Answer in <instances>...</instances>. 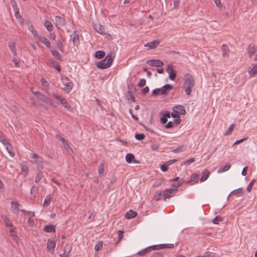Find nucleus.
Returning a JSON list of instances; mask_svg holds the SVG:
<instances>
[{
    "label": "nucleus",
    "instance_id": "13",
    "mask_svg": "<svg viewBox=\"0 0 257 257\" xmlns=\"http://www.w3.org/2000/svg\"><path fill=\"white\" fill-rule=\"evenodd\" d=\"M55 22L58 27H63L65 25V19L60 16L55 17Z\"/></svg>",
    "mask_w": 257,
    "mask_h": 257
},
{
    "label": "nucleus",
    "instance_id": "56",
    "mask_svg": "<svg viewBox=\"0 0 257 257\" xmlns=\"http://www.w3.org/2000/svg\"><path fill=\"white\" fill-rule=\"evenodd\" d=\"M174 122L173 121H170L167 123V124H166L165 125V127L166 128L168 129V128H172L174 126Z\"/></svg>",
    "mask_w": 257,
    "mask_h": 257
},
{
    "label": "nucleus",
    "instance_id": "30",
    "mask_svg": "<svg viewBox=\"0 0 257 257\" xmlns=\"http://www.w3.org/2000/svg\"><path fill=\"white\" fill-rule=\"evenodd\" d=\"M252 68L250 71H249V73L250 75H253L257 74V64H252L251 65Z\"/></svg>",
    "mask_w": 257,
    "mask_h": 257
},
{
    "label": "nucleus",
    "instance_id": "24",
    "mask_svg": "<svg viewBox=\"0 0 257 257\" xmlns=\"http://www.w3.org/2000/svg\"><path fill=\"white\" fill-rule=\"evenodd\" d=\"M45 26L49 32H51L53 30V26L51 22L49 21L45 20Z\"/></svg>",
    "mask_w": 257,
    "mask_h": 257
},
{
    "label": "nucleus",
    "instance_id": "33",
    "mask_svg": "<svg viewBox=\"0 0 257 257\" xmlns=\"http://www.w3.org/2000/svg\"><path fill=\"white\" fill-rule=\"evenodd\" d=\"M28 29L35 37H37L38 38V36H39L38 35V33L37 31L35 30L34 27L32 25L29 26L28 27Z\"/></svg>",
    "mask_w": 257,
    "mask_h": 257
},
{
    "label": "nucleus",
    "instance_id": "62",
    "mask_svg": "<svg viewBox=\"0 0 257 257\" xmlns=\"http://www.w3.org/2000/svg\"><path fill=\"white\" fill-rule=\"evenodd\" d=\"M161 93V89L160 88H156L153 90L152 92V95H157L159 94V93Z\"/></svg>",
    "mask_w": 257,
    "mask_h": 257
},
{
    "label": "nucleus",
    "instance_id": "28",
    "mask_svg": "<svg viewBox=\"0 0 257 257\" xmlns=\"http://www.w3.org/2000/svg\"><path fill=\"white\" fill-rule=\"evenodd\" d=\"M105 52L103 51H97L95 53V57L98 59H102L105 56Z\"/></svg>",
    "mask_w": 257,
    "mask_h": 257
},
{
    "label": "nucleus",
    "instance_id": "55",
    "mask_svg": "<svg viewBox=\"0 0 257 257\" xmlns=\"http://www.w3.org/2000/svg\"><path fill=\"white\" fill-rule=\"evenodd\" d=\"M156 246H153V245L151 246L147 247L146 248L144 249V250L145 252H146L147 253L148 252L151 251L152 250H155L157 248Z\"/></svg>",
    "mask_w": 257,
    "mask_h": 257
},
{
    "label": "nucleus",
    "instance_id": "5",
    "mask_svg": "<svg viewBox=\"0 0 257 257\" xmlns=\"http://www.w3.org/2000/svg\"><path fill=\"white\" fill-rule=\"evenodd\" d=\"M166 71L169 74V78L172 80H174L176 77V72L174 69L173 65H168L166 68Z\"/></svg>",
    "mask_w": 257,
    "mask_h": 257
},
{
    "label": "nucleus",
    "instance_id": "9",
    "mask_svg": "<svg viewBox=\"0 0 257 257\" xmlns=\"http://www.w3.org/2000/svg\"><path fill=\"white\" fill-rule=\"evenodd\" d=\"M173 88V86L171 84H165L161 88H160L161 94L162 95H167L168 91L172 89Z\"/></svg>",
    "mask_w": 257,
    "mask_h": 257
},
{
    "label": "nucleus",
    "instance_id": "60",
    "mask_svg": "<svg viewBox=\"0 0 257 257\" xmlns=\"http://www.w3.org/2000/svg\"><path fill=\"white\" fill-rule=\"evenodd\" d=\"M160 113L165 116L167 118H170L171 116V114H170V112L168 111H166L165 113H163V111H161Z\"/></svg>",
    "mask_w": 257,
    "mask_h": 257
},
{
    "label": "nucleus",
    "instance_id": "34",
    "mask_svg": "<svg viewBox=\"0 0 257 257\" xmlns=\"http://www.w3.org/2000/svg\"><path fill=\"white\" fill-rule=\"evenodd\" d=\"M185 146L184 145H180L178 146L177 148H175L173 150V152L175 153H177L183 151L185 150Z\"/></svg>",
    "mask_w": 257,
    "mask_h": 257
},
{
    "label": "nucleus",
    "instance_id": "16",
    "mask_svg": "<svg viewBox=\"0 0 257 257\" xmlns=\"http://www.w3.org/2000/svg\"><path fill=\"white\" fill-rule=\"evenodd\" d=\"M38 38H39L40 41L44 45H45L46 47L48 48L51 47V43L46 37L38 36Z\"/></svg>",
    "mask_w": 257,
    "mask_h": 257
},
{
    "label": "nucleus",
    "instance_id": "19",
    "mask_svg": "<svg viewBox=\"0 0 257 257\" xmlns=\"http://www.w3.org/2000/svg\"><path fill=\"white\" fill-rule=\"evenodd\" d=\"M137 215V213L134 211L133 210H130L129 211L127 212L125 215V217L127 219H132L136 217Z\"/></svg>",
    "mask_w": 257,
    "mask_h": 257
},
{
    "label": "nucleus",
    "instance_id": "52",
    "mask_svg": "<svg viewBox=\"0 0 257 257\" xmlns=\"http://www.w3.org/2000/svg\"><path fill=\"white\" fill-rule=\"evenodd\" d=\"M12 207L17 210H19L20 204L17 202L12 201L11 203Z\"/></svg>",
    "mask_w": 257,
    "mask_h": 257
},
{
    "label": "nucleus",
    "instance_id": "48",
    "mask_svg": "<svg viewBox=\"0 0 257 257\" xmlns=\"http://www.w3.org/2000/svg\"><path fill=\"white\" fill-rule=\"evenodd\" d=\"M57 45L59 50L63 52L64 51V46L63 43L60 41L58 40L57 42Z\"/></svg>",
    "mask_w": 257,
    "mask_h": 257
},
{
    "label": "nucleus",
    "instance_id": "42",
    "mask_svg": "<svg viewBox=\"0 0 257 257\" xmlns=\"http://www.w3.org/2000/svg\"><path fill=\"white\" fill-rule=\"evenodd\" d=\"M168 165L169 164H167V162L164 163L160 167L161 170L164 172H166L168 170Z\"/></svg>",
    "mask_w": 257,
    "mask_h": 257
},
{
    "label": "nucleus",
    "instance_id": "8",
    "mask_svg": "<svg viewBox=\"0 0 257 257\" xmlns=\"http://www.w3.org/2000/svg\"><path fill=\"white\" fill-rule=\"evenodd\" d=\"M178 189H167L164 191V197L165 200L166 198H170L173 196V193L178 191Z\"/></svg>",
    "mask_w": 257,
    "mask_h": 257
},
{
    "label": "nucleus",
    "instance_id": "15",
    "mask_svg": "<svg viewBox=\"0 0 257 257\" xmlns=\"http://www.w3.org/2000/svg\"><path fill=\"white\" fill-rule=\"evenodd\" d=\"M79 35L77 32H74V34L70 35V38L72 40L73 45H77L79 43Z\"/></svg>",
    "mask_w": 257,
    "mask_h": 257
},
{
    "label": "nucleus",
    "instance_id": "23",
    "mask_svg": "<svg viewBox=\"0 0 257 257\" xmlns=\"http://www.w3.org/2000/svg\"><path fill=\"white\" fill-rule=\"evenodd\" d=\"M2 218L5 222L6 225L7 227H13V224L12 223L10 219L7 216L3 215L2 216Z\"/></svg>",
    "mask_w": 257,
    "mask_h": 257
},
{
    "label": "nucleus",
    "instance_id": "47",
    "mask_svg": "<svg viewBox=\"0 0 257 257\" xmlns=\"http://www.w3.org/2000/svg\"><path fill=\"white\" fill-rule=\"evenodd\" d=\"M6 149L12 157H14L15 156V154L12 152V149L11 145L10 146L8 145L6 146Z\"/></svg>",
    "mask_w": 257,
    "mask_h": 257
},
{
    "label": "nucleus",
    "instance_id": "18",
    "mask_svg": "<svg viewBox=\"0 0 257 257\" xmlns=\"http://www.w3.org/2000/svg\"><path fill=\"white\" fill-rule=\"evenodd\" d=\"M180 107V105H175L173 107V110L174 112L171 113V116L172 117L176 118L177 117H180V114H179V112L177 111L178 109Z\"/></svg>",
    "mask_w": 257,
    "mask_h": 257
},
{
    "label": "nucleus",
    "instance_id": "17",
    "mask_svg": "<svg viewBox=\"0 0 257 257\" xmlns=\"http://www.w3.org/2000/svg\"><path fill=\"white\" fill-rule=\"evenodd\" d=\"M9 47L15 56L17 55V50L16 48V43L14 41H11L9 44Z\"/></svg>",
    "mask_w": 257,
    "mask_h": 257
},
{
    "label": "nucleus",
    "instance_id": "39",
    "mask_svg": "<svg viewBox=\"0 0 257 257\" xmlns=\"http://www.w3.org/2000/svg\"><path fill=\"white\" fill-rule=\"evenodd\" d=\"M135 138L139 141H142L145 138V135L144 134H136Z\"/></svg>",
    "mask_w": 257,
    "mask_h": 257
},
{
    "label": "nucleus",
    "instance_id": "49",
    "mask_svg": "<svg viewBox=\"0 0 257 257\" xmlns=\"http://www.w3.org/2000/svg\"><path fill=\"white\" fill-rule=\"evenodd\" d=\"M255 182V180L254 179H253V180H251V181L250 182V183L248 185V186L247 187V191L248 192H250L251 191V190L252 189V186L254 184Z\"/></svg>",
    "mask_w": 257,
    "mask_h": 257
},
{
    "label": "nucleus",
    "instance_id": "44",
    "mask_svg": "<svg viewBox=\"0 0 257 257\" xmlns=\"http://www.w3.org/2000/svg\"><path fill=\"white\" fill-rule=\"evenodd\" d=\"M180 107L178 109V112H179V114H185L186 113V111L183 106L180 105Z\"/></svg>",
    "mask_w": 257,
    "mask_h": 257
},
{
    "label": "nucleus",
    "instance_id": "50",
    "mask_svg": "<svg viewBox=\"0 0 257 257\" xmlns=\"http://www.w3.org/2000/svg\"><path fill=\"white\" fill-rule=\"evenodd\" d=\"M223 220V218L219 216H216L213 220V223L214 224H218L219 221Z\"/></svg>",
    "mask_w": 257,
    "mask_h": 257
},
{
    "label": "nucleus",
    "instance_id": "10",
    "mask_svg": "<svg viewBox=\"0 0 257 257\" xmlns=\"http://www.w3.org/2000/svg\"><path fill=\"white\" fill-rule=\"evenodd\" d=\"M257 50V47L255 44H250L247 47V53L249 57H251L254 54Z\"/></svg>",
    "mask_w": 257,
    "mask_h": 257
},
{
    "label": "nucleus",
    "instance_id": "51",
    "mask_svg": "<svg viewBox=\"0 0 257 257\" xmlns=\"http://www.w3.org/2000/svg\"><path fill=\"white\" fill-rule=\"evenodd\" d=\"M123 231H122V230H119L118 231H117V233H118V241H117L116 243H118V242H119L123 238Z\"/></svg>",
    "mask_w": 257,
    "mask_h": 257
},
{
    "label": "nucleus",
    "instance_id": "63",
    "mask_svg": "<svg viewBox=\"0 0 257 257\" xmlns=\"http://www.w3.org/2000/svg\"><path fill=\"white\" fill-rule=\"evenodd\" d=\"M179 4H180V2L179 0L174 1V4H173L174 8L178 9L179 7Z\"/></svg>",
    "mask_w": 257,
    "mask_h": 257
},
{
    "label": "nucleus",
    "instance_id": "29",
    "mask_svg": "<svg viewBox=\"0 0 257 257\" xmlns=\"http://www.w3.org/2000/svg\"><path fill=\"white\" fill-rule=\"evenodd\" d=\"M52 199V196L51 195L46 196V198L43 203L44 206H48L50 204Z\"/></svg>",
    "mask_w": 257,
    "mask_h": 257
},
{
    "label": "nucleus",
    "instance_id": "32",
    "mask_svg": "<svg viewBox=\"0 0 257 257\" xmlns=\"http://www.w3.org/2000/svg\"><path fill=\"white\" fill-rule=\"evenodd\" d=\"M39 188L35 186H33L31 189V195L33 197H35L37 193H38Z\"/></svg>",
    "mask_w": 257,
    "mask_h": 257
},
{
    "label": "nucleus",
    "instance_id": "20",
    "mask_svg": "<svg viewBox=\"0 0 257 257\" xmlns=\"http://www.w3.org/2000/svg\"><path fill=\"white\" fill-rule=\"evenodd\" d=\"M93 27L95 30L100 33L102 34L104 31V28L103 26L100 25L99 24H95L93 25Z\"/></svg>",
    "mask_w": 257,
    "mask_h": 257
},
{
    "label": "nucleus",
    "instance_id": "58",
    "mask_svg": "<svg viewBox=\"0 0 257 257\" xmlns=\"http://www.w3.org/2000/svg\"><path fill=\"white\" fill-rule=\"evenodd\" d=\"M195 161V158H191L190 159H188L187 160H186L184 164L186 165H189L191 163H192Z\"/></svg>",
    "mask_w": 257,
    "mask_h": 257
},
{
    "label": "nucleus",
    "instance_id": "25",
    "mask_svg": "<svg viewBox=\"0 0 257 257\" xmlns=\"http://www.w3.org/2000/svg\"><path fill=\"white\" fill-rule=\"evenodd\" d=\"M243 193V190L241 188L234 190L231 192V194H232L233 195H236L238 196L242 195Z\"/></svg>",
    "mask_w": 257,
    "mask_h": 257
},
{
    "label": "nucleus",
    "instance_id": "12",
    "mask_svg": "<svg viewBox=\"0 0 257 257\" xmlns=\"http://www.w3.org/2000/svg\"><path fill=\"white\" fill-rule=\"evenodd\" d=\"M125 160L128 163L132 162L134 163H139L140 162L137 161L135 158V156L132 153L127 154L125 156Z\"/></svg>",
    "mask_w": 257,
    "mask_h": 257
},
{
    "label": "nucleus",
    "instance_id": "41",
    "mask_svg": "<svg viewBox=\"0 0 257 257\" xmlns=\"http://www.w3.org/2000/svg\"><path fill=\"white\" fill-rule=\"evenodd\" d=\"M234 127H235V124H232L231 125H230L229 126L227 131L225 133V136H228V135H230L231 133V132H232V131H233V130Z\"/></svg>",
    "mask_w": 257,
    "mask_h": 257
},
{
    "label": "nucleus",
    "instance_id": "53",
    "mask_svg": "<svg viewBox=\"0 0 257 257\" xmlns=\"http://www.w3.org/2000/svg\"><path fill=\"white\" fill-rule=\"evenodd\" d=\"M146 80L145 79L143 78L140 80L138 85L140 87H143L146 85Z\"/></svg>",
    "mask_w": 257,
    "mask_h": 257
},
{
    "label": "nucleus",
    "instance_id": "46",
    "mask_svg": "<svg viewBox=\"0 0 257 257\" xmlns=\"http://www.w3.org/2000/svg\"><path fill=\"white\" fill-rule=\"evenodd\" d=\"M10 232L11 233V235L14 236V239L15 237H17V236L16 234V228L15 227L13 226L12 227H11V229L10 230Z\"/></svg>",
    "mask_w": 257,
    "mask_h": 257
},
{
    "label": "nucleus",
    "instance_id": "6",
    "mask_svg": "<svg viewBox=\"0 0 257 257\" xmlns=\"http://www.w3.org/2000/svg\"><path fill=\"white\" fill-rule=\"evenodd\" d=\"M146 63L151 66L156 67H161L164 65L163 62L160 60H149Z\"/></svg>",
    "mask_w": 257,
    "mask_h": 257
},
{
    "label": "nucleus",
    "instance_id": "14",
    "mask_svg": "<svg viewBox=\"0 0 257 257\" xmlns=\"http://www.w3.org/2000/svg\"><path fill=\"white\" fill-rule=\"evenodd\" d=\"M160 43V42L159 40H154L150 42L147 43L144 45V46L148 47L152 49H154L157 47Z\"/></svg>",
    "mask_w": 257,
    "mask_h": 257
},
{
    "label": "nucleus",
    "instance_id": "22",
    "mask_svg": "<svg viewBox=\"0 0 257 257\" xmlns=\"http://www.w3.org/2000/svg\"><path fill=\"white\" fill-rule=\"evenodd\" d=\"M209 175H210L209 171L207 169H205L203 173V175L200 178V181L201 182L205 181L208 178Z\"/></svg>",
    "mask_w": 257,
    "mask_h": 257
},
{
    "label": "nucleus",
    "instance_id": "2",
    "mask_svg": "<svg viewBox=\"0 0 257 257\" xmlns=\"http://www.w3.org/2000/svg\"><path fill=\"white\" fill-rule=\"evenodd\" d=\"M113 57H112L111 53H109L105 58L99 62H97L96 66L98 68L104 69L109 68L112 64Z\"/></svg>",
    "mask_w": 257,
    "mask_h": 257
},
{
    "label": "nucleus",
    "instance_id": "37",
    "mask_svg": "<svg viewBox=\"0 0 257 257\" xmlns=\"http://www.w3.org/2000/svg\"><path fill=\"white\" fill-rule=\"evenodd\" d=\"M98 171L100 174L104 175L105 169L103 164H100L99 165L98 167Z\"/></svg>",
    "mask_w": 257,
    "mask_h": 257
},
{
    "label": "nucleus",
    "instance_id": "38",
    "mask_svg": "<svg viewBox=\"0 0 257 257\" xmlns=\"http://www.w3.org/2000/svg\"><path fill=\"white\" fill-rule=\"evenodd\" d=\"M130 98L131 99L132 101H136L135 97L133 95V93L131 91H128L127 92L126 98L127 99L129 100Z\"/></svg>",
    "mask_w": 257,
    "mask_h": 257
},
{
    "label": "nucleus",
    "instance_id": "43",
    "mask_svg": "<svg viewBox=\"0 0 257 257\" xmlns=\"http://www.w3.org/2000/svg\"><path fill=\"white\" fill-rule=\"evenodd\" d=\"M190 179L192 181L197 182L199 179V175L196 173H193L190 176Z\"/></svg>",
    "mask_w": 257,
    "mask_h": 257
},
{
    "label": "nucleus",
    "instance_id": "26",
    "mask_svg": "<svg viewBox=\"0 0 257 257\" xmlns=\"http://www.w3.org/2000/svg\"><path fill=\"white\" fill-rule=\"evenodd\" d=\"M231 167V165L230 164L227 163L224 166L221 167L219 168L218 170V173H222L225 171H227Z\"/></svg>",
    "mask_w": 257,
    "mask_h": 257
},
{
    "label": "nucleus",
    "instance_id": "61",
    "mask_svg": "<svg viewBox=\"0 0 257 257\" xmlns=\"http://www.w3.org/2000/svg\"><path fill=\"white\" fill-rule=\"evenodd\" d=\"M41 82L43 87H48L49 86V82L47 81L45 79L41 78Z\"/></svg>",
    "mask_w": 257,
    "mask_h": 257
},
{
    "label": "nucleus",
    "instance_id": "21",
    "mask_svg": "<svg viewBox=\"0 0 257 257\" xmlns=\"http://www.w3.org/2000/svg\"><path fill=\"white\" fill-rule=\"evenodd\" d=\"M43 230L47 232H55L56 230L55 226L53 225H48L45 226Z\"/></svg>",
    "mask_w": 257,
    "mask_h": 257
},
{
    "label": "nucleus",
    "instance_id": "3",
    "mask_svg": "<svg viewBox=\"0 0 257 257\" xmlns=\"http://www.w3.org/2000/svg\"><path fill=\"white\" fill-rule=\"evenodd\" d=\"M61 80L62 82L65 86L63 89L66 91V93H69L72 90L73 83L71 82V81L68 78V77L62 76H61Z\"/></svg>",
    "mask_w": 257,
    "mask_h": 257
},
{
    "label": "nucleus",
    "instance_id": "36",
    "mask_svg": "<svg viewBox=\"0 0 257 257\" xmlns=\"http://www.w3.org/2000/svg\"><path fill=\"white\" fill-rule=\"evenodd\" d=\"M52 95L58 101H59L61 103V104H62V102H63L65 99V98H63L61 95H59L55 94V93H53Z\"/></svg>",
    "mask_w": 257,
    "mask_h": 257
},
{
    "label": "nucleus",
    "instance_id": "59",
    "mask_svg": "<svg viewBox=\"0 0 257 257\" xmlns=\"http://www.w3.org/2000/svg\"><path fill=\"white\" fill-rule=\"evenodd\" d=\"M168 120V118H167L165 116L162 115V116L160 118V122L162 124H165Z\"/></svg>",
    "mask_w": 257,
    "mask_h": 257
},
{
    "label": "nucleus",
    "instance_id": "54",
    "mask_svg": "<svg viewBox=\"0 0 257 257\" xmlns=\"http://www.w3.org/2000/svg\"><path fill=\"white\" fill-rule=\"evenodd\" d=\"M13 61L14 62V64L16 67H20V60L19 59H17L15 57L13 58Z\"/></svg>",
    "mask_w": 257,
    "mask_h": 257
},
{
    "label": "nucleus",
    "instance_id": "27",
    "mask_svg": "<svg viewBox=\"0 0 257 257\" xmlns=\"http://www.w3.org/2000/svg\"><path fill=\"white\" fill-rule=\"evenodd\" d=\"M221 50L223 52L222 55L223 57H225L228 55V52H229V49L227 45L223 44L221 47Z\"/></svg>",
    "mask_w": 257,
    "mask_h": 257
},
{
    "label": "nucleus",
    "instance_id": "1",
    "mask_svg": "<svg viewBox=\"0 0 257 257\" xmlns=\"http://www.w3.org/2000/svg\"><path fill=\"white\" fill-rule=\"evenodd\" d=\"M194 84L195 81L193 76L188 73L185 74L183 78V88L187 95H190Z\"/></svg>",
    "mask_w": 257,
    "mask_h": 257
},
{
    "label": "nucleus",
    "instance_id": "45",
    "mask_svg": "<svg viewBox=\"0 0 257 257\" xmlns=\"http://www.w3.org/2000/svg\"><path fill=\"white\" fill-rule=\"evenodd\" d=\"M20 165H21V168L22 171L23 172H25L26 173V175H27L29 172V168H28V166L26 165H24V164H21Z\"/></svg>",
    "mask_w": 257,
    "mask_h": 257
},
{
    "label": "nucleus",
    "instance_id": "4",
    "mask_svg": "<svg viewBox=\"0 0 257 257\" xmlns=\"http://www.w3.org/2000/svg\"><path fill=\"white\" fill-rule=\"evenodd\" d=\"M32 157L31 158L33 159H35V163L38 165L37 168L38 170H42L43 168V158L40 157L38 155L35 153H33L32 154Z\"/></svg>",
    "mask_w": 257,
    "mask_h": 257
},
{
    "label": "nucleus",
    "instance_id": "64",
    "mask_svg": "<svg viewBox=\"0 0 257 257\" xmlns=\"http://www.w3.org/2000/svg\"><path fill=\"white\" fill-rule=\"evenodd\" d=\"M164 256L163 253L161 252H154L152 257H162Z\"/></svg>",
    "mask_w": 257,
    "mask_h": 257
},
{
    "label": "nucleus",
    "instance_id": "7",
    "mask_svg": "<svg viewBox=\"0 0 257 257\" xmlns=\"http://www.w3.org/2000/svg\"><path fill=\"white\" fill-rule=\"evenodd\" d=\"M55 246L56 241L54 240L49 239L47 241V248L50 253H53L54 252Z\"/></svg>",
    "mask_w": 257,
    "mask_h": 257
},
{
    "label": "nucleus",
    "instance_id": "31",
    "mask_svg": "<svg viewBox=\"0 0 257 257\" xmlns=\"http://www.w3.org/2000/svg\"><path fill=\"white\" fill-rule=\"evenodd\" d=\"M51 53L53 56L57 59L60 60L61 59V55L57 50H51Z\"/></svg>",
    "mask_w": 257,
    "mask_h": 257
},
{
    "label": "nucleus",
    "instance_id": "40",
    "mask_svg": "<svg viewBox=\"0 0 257 257\" xmlns=\"http://www.w3.org/2000/svg\"><path fill=\"white\" fill-rule=\"evenodd\" d=\"M61 104L67 109L71 110V106L66 99H65V100L62 102Z\"/></svg>",
    "mask_w": 257,
    "mask_h": 257
},
{
    "label": "nucleus",
    "instance_id": "57",
    "mask_svg": "<svg viewBox=\"0 0 257 257\" xmlns=\"http://www.w3.org/2000/svg\"><path fill=\"white\" fill-rule=\"evenodd\" d=\"M42 177L43 175L42 174H41L40 173L37 174L35 178V182L38 183L39 182H40Z\"/></svg>",
    "mask_w": 257,
    "mask_h": 257
},
{
    "label": "nucleus",
    "instance_id": "11",
    "mask_svg": "<svg viewBox=\"0 0 257 257\" xmlns=\"http://www.w3.org/2000/svg\"><path fill=\"white\" fill-rule=\"evenodd\" d=\"M38 93V98L41 100L42 101L48 103L50 105H52V100L47 96L45 95L44 94L40 93V92H37Z\"/></svg>",
    "mask_w": 257,
    "mask_h": 257
},
{
    "label": "nucleus",
    "instance_id": "35",
    "mask_svg": "<svg viewBox=\"0 0 257 257\" xmlns=\"http://www.w3.org/2000/svg\"><path fill=\"white\" fill-rule=\"evenodd\" d=\"M103 241L101 240H99L97 243L95 244L94 246V249L95 251H98L99 250L100 248L102 247Z\"/></svg>",
    "mask_w": 257,
    "mask_h": 257
}]
</instances>
